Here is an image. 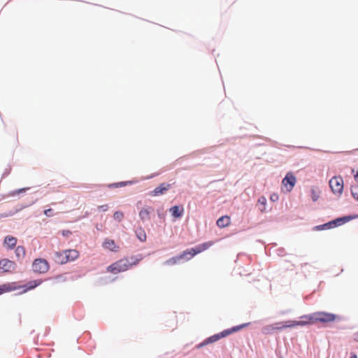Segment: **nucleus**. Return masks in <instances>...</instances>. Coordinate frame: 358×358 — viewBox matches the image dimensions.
Here are the masks:
<instances>
[{
    "mask_svg": "<svg viewBox=\"0 0 358 358\" xmlns=\"http://www.w3.org/2000/svg\"><path fill=\"white\" fill-rule=\"evenodd\" d=\"M213 244H214L213 241H208V242L201 243L200 245H198L195 248L187 249V250L183 251L180 255L167 259L164 262V264L168 265V266L175 265V264H178V262L180 260L184 259L186 257V254H190V257L187 258V260H189L193 257H194L196 255L199 254V253L208 250Z\"/></svg>",
    "mask_w": 358,
    "mask_h": 358,
    "instance_id": "obj_1",
    "label": "nucleus"
},
{
    "mask_svg": "<svg viewBox=\"0 0 358 358\" xmlns=\"http://www.w3.org/2000/svg\"><path fill=\"white\" fill-rule=\"evenodd\" d=\"M141 258L131 257L130 260L127 258L121 259L107 267V271L113 274L124 272L129 269L132 266L136 265Z\"/></svg>",
    "mask_w": 358,
    "mask_h": 358,
    "instance_id": "obj_2",
    "label": "nucleus"
},
{
    "mask_svg": "<svg viewBox=\"0 0 358 358\" xmlns=\"http://www.w3.org/2000/svg\"><path fill=\"white\" fill-rule=\"evenodd\" d=\"M248 324H249V323H245V324H241L238 326L234 327L229 329L224 330L223 331H222L217 334H215V335L208 338L203 343H200L198 347L201 348V347L208 345L209 343H214V342L220 340L222 338H224L232 333H234L237 331L241 330V329L247 327Z\"/></svg>",
    "mask_w": 358,
    "mask_h": 358,
    "instance_id": "obj_3",
    "label": "nucleus"
},
{
    "mask_svg": "<svg viewBox=\"0 0 358 358\" xmlns=\"http://www.w3.org/2000/svg\"><path fill=\"white\" fill-rule=\"evenodd\" d=\"M316 322L328 323L335 321L338 316L335 314L327 312H316L312 317Z\"/></svg>",
    "mask_w": 358,
    "mask_h": 358,
    "instance_id": "obj_4",
    "label": "nucleus"
},
{
    "mask_svg": "<svg viewBox=\"0 0 358 358\" xmlns=\"http://www.w3.org/2000/svg\"><path fill=\"white\" fill-rule=\"evenodd\" d=\"M32 269L37 273H45L49 271L50 265L45 259L38 258L33 262Z\"/></svg>",
    "mask_w": 358,
    "mask_h": 358,
    "instance_id": "obj_5",
    "label": "nucleus"
},
{
    "mask_svg": "<svg viewBox=\"0 0 358 358\" xmlns=\"http://www.w3.org/2000/svg\"><path fill=\"white\" fill-rule=\"evenodd\" d=\"M329 184L334 194H342L343 191V180L341 176H334L330 179Z\"/></svg>",
    "mask_w": 358,
    "mask_h": 358,
    "instance_id": "obj_6",
    "label": "nucleus"
},
{
    "mask_svg": "<svg viewBox=\"0 0 358 358\" xmlns=\"http://www.w3.org/2000/svg\"><path fill=\"white\" fill-rule=\"evenodd\" d=\"M17 268V264L14 261L8 259H2L0 260V273H12Z\"/></svg>",
    "mask_w": 358,
    "mask_h": 358,
    "instance_id": "obj_7",
    "label": "nucleus"
},
{
    "mask_svg": "<svg viewBox=\"0 0 358 358\" xmlns=\"http://www.w3.org/2000/svg\"><path fill=\"white\" fill-rule=\"evenodd\" d=\"M296 182V177L292 173H288L282 179V185L287 192H291L294 187Z\"/></svg>",
    "mask_w": 358,
    "mask_h": 358,
    "instance_id": "obj_8",
    "label": "nucleus"
},
{
    "mask_svg": "<svg viewBox=\"0 0 358 358\" xmlns=\"http://www.w3.org/2000/svg\"><path fill=\"white\" fill-rule=\"evenodd\" d=\"M350 220V218L348 217H343L336 219V220L331 221L328 223H326L324 224L317 226V227H316V228L318 229H330V228H333L336 226L341 225V224L349 221Z\"/></svg>",
    "mask_w": 358,
    "mask_h": 358,
    "instance_id": "obj_9",
    "label": "nucleus"
},
{
    "mask_svg": "<svg viewBox=\"0 0 358 358\" xmlns=\"http://www.w3.org/2000/svg\"><path fill=\"white\" fill-rule=\"evenodd\" d=\"M22 286L19 285L16 282H7L0 285V295L6 292H10L20 289H22Z\"/></svg>",
    "mask_w": 358,
    "mask_h": 358,
    "instance_id": "obj_10",
    "label": "nucleus"
},
{
    "mask_svg": "<svg viewBox=\"0 0 358 358\" xmlns=\"http://www.w3.org/2000/svg\"><path fill=\"white\" fill-rule=\"evenodd\" d=\"M313 317V313L308 315H303L301 317V320L299 321L296 320H292L293 327L296 326H305L310 324H314L315 323V320H313L312 317Z\"/></svg>",
    "mask_w": 358,
    "mask_h": 358,
    "instance_id": "obj_11",
    "label": "nucleus"
},
{
    "mask_svg": "<svg viewBox=\"0 0 358 358\" xmlns=\"http://www.w3.org/2000/svg\"><path fill=\"white\" fill-rule=\"evenodd\" d=\"M171 185L169 183H162L158 187H157L153 191H152L150 194L153 196L164 194L166 191H168L171 188Z\"/></svg>",
    "mask_w": 358,
    "mask_h": 358,
    "instance_id": "obj_12",
    "label": "nucleus"
},
{
    "mask_svg": "<svg viewBox=\"0 0 358 358\" xmlns=\"http://www.w3.org/2000/svg\"><path fill=\"white\" fill-rule=\"evenodd\" d=\"M79 257V252L76 250H65V260L68 262L74 261Z\"/></svg>",
    "mask_w": 358,
    "mask_h": 358,
    "instance_id": "obj_13",
    "label": "nucleus"
},
{
    "mask_svg": "<svg viewBox=\"0 0 358 358\" xmlns=\"http://www.w3.org/2000/svg\"><path fill=\"white\" fill-rule=\"evenodd\" d=\"M65 250L57 251L54 253V260L57 264H66V261L65 260Z\"/></svg>",
    "mask_w": 358,
    "mask_h": 358,
    "instance_id": "obj_14",
    "label": "nucleus"
},
{
    "mask_svg": "<svg viewBox=\"0 0 358 358\" xmlns=\"http://www.w3.org/2000/svg\"><path fill=\"white\" fill-rule=\"evenodd\" d=\"M170 212L173 217L178 218L182 215L184 208L182 206H174L170 208Z\"/></svg>",
    "mask_w": 358,
    "mask_h": 358,
    "instance_id": "obj_15",
    "label": "nucleus"
},
{
    "mask_svg": "<svg viewBox=\"0 0 358 358\" xmlns=\"http://www.w3.org/2000/svg\"><path fill=\"white\" fill-rule=\"evenodd\" d=\"M275 331H281L283 329L292 328L293 327L292 320L285 322H278L274 323Z\"/></svg>",
    "mask_w": 358,
    "mask_h": 358,
    "instance_id": "obj_16",
    "label": "nucleus"
},
{
    "mask_svg": "<svg viewBox=\"0 0 358 358\" xmlns=\"http://www.w3.org/2000/svg\"><path fill=\"white\" fill-rule=\"evenodd\" d=\"M103 247L106 249L110 250V251H117L119 248V247L116 245L115 241L111 239H106L103 243Z\"/></svg>",
    "mask_w": 358,
    "mask_h": 358,
    "instance_id": "obj_17",
    "label": "nucleus"
},
{
    "mask_svg": "<svg viewBox=\"0 0 358 358\" xmlns=\"http://www.w3.org/2000/svg\"><path fill=\"white\" fill-rule=\"evenodd\" d=\"M17 244V238L11 236H6L4 239V245H6L8 248V249L11 250L15 247Z\"/></svg>",
    "mask_w": 358,
    "mask_h": 358,
    "instance_id": "obj_18",
    "label": "nucleus"
},
{
    "mask_svg": "<svg viewBox=\"0 0 358 358\" xmlns=\"http://www.w3.org/2000/svg\"><path fill=\"white\" fill-rule=\"evenodd\" d=\"M41 282H42V280H36L29 282L27 285L22 286V288H24L23 289L22 292L25 293L28 290H31V289L36 287L37 286L41 285Z\"/></svg>",
    "mask_w": 358,
    "mask_h": 358,
    "instance_id": "obj_19",
    "label": "nucleus"
},
{
    "mask_svg": "<svg viewBox=\"0 0 358 358\" xmlns=\"http://www.w3.org/2000/svg\"><path fill=\"white\" fill-rule=\"evenodd\" d=\"M152 210L151 207L144 208L139 212V217L142 221H146L150 219V214Z\"/></svg>",
    "mask_w": 358,
    "mask_h": 358,
    "instance_id": "obj_20",
    "label": "nucleus"
},
{
    "mask_svg": "<svg viewBox=\"0 0 358 358\" xmlns=\"http://www.w3.org/2000/svg\"><path fill=\"white\" fill-rule=\"evenodd\" d=\"M230 217L227 215L222 216L217 220V225L219 227L224 228L230 224Z\"/></svg>",
    "mask_w": 358,
    "mask_h": 358,
    "instance_id": "obj_21",
    "label": "nucleus"
},
{
    "mask_svg": "<svg viewBox=\"0 0 358 358\" xmlns=\"http://www.w3.org/2000/svg\"><path fill=\"white\" fill-rule=\"evenodd\" d=\"M136 237L141 241L145 242L147 238L144 229L141 227L137 229L135 231Z\"/></svg>",
    "mask_w": 358,
    "mask_h": 358,
    "instance_id": "obj_22",
    "label": "nucleus"
},
{
    "mask_svg": "<svg viewBox=\"0 0 358 358\" xmlns=\"http://www.w3.org/2000/svg\"><path fill=\"white\" fill-rule=\"evenodd\" d=\"M15 255L17 258H24L26 255L25 248L23 246L19 245L15 249Z\"/></svg>",
    "mask_w": 358,
    "mask_h": 358,
    "instance_id": "obj_23",
    "label": "nucleus"
},
{
    "mask_svg": "<svg viewBox=\"0 0 358 358\" xmlns=\"http://www.w3.org/2000/svg\"><path fill=\"white\" fill-rule=\"evenodd\" d=\"M275 331V324H268L262 328V333L264 334H271Z\"/></svg>",
    "mask_w": 358,
    "mask_h": 358,
    "instance_id": "obj_24",
    "label": "nucleus"
},
{
    "mask_svg": "<svg viewBox=\"0 0 358 358\" xmlns=\"http://www.w3.org/2000/svg\"><path fill=\"white\" fill-rule=\"evenodd\" d=\"M124 216V213L122 211H115L113 214V218L118 222H121Z\"/></svg>",
    "mask_w": 358,
    "mask_h": 358,
    "instance_id": "obj_25",
    "label": "nucleus"
},
{
    "mask_svg": "<svg viewBox=\"0 0 358 358\" xmlns=\"http://www.w3.org/2000/svg\"><path fill=\"white\" fill-rule=\"evenodd\" d=\"M352 196L358 201V184L353 185L351 187Z\"/></svg>",
    "mask_w": 358,
    "mask_h": 358,
    "instance_id": "obj_26",
    "label": "nucleus"
},
{
    "mask_svg": "<svg viewBox=\"0 0 358 358\" xmlns=\"http://www.w3.org/2000/svg\"><path fill=\"white\" fill-rule=\"evenodd\" d=\"M311 196L313 201H316L319 199V194L317 192V191L314 189H311Z\"/></svg>",
    "mask_w": 358,
    "mask_h": 358,
    "instance_id": "obj_27",
    "label": "nucleus"
},
{
    "mask_svg": "<svg viewBox=\"0 0 358 358\" xmlns=\"http://www.w3.org/2000/svg\"><path fill=\"white\" fill-rule=\"evenodd\" d=\"M258 202H259V203H261L262 205H263V206H264V208H262V209H261V210H262V211H264V210H265V208H264V206H265V205H266V198H265L264 196H262V197H260V198L259 199V200H258Z\"/></svg>",
    "mask_w": 358,
    "mask_h": 358,
    "instance_id": "obj_28",
    "label": "nucleus"
},
{
    "mask_svg": "<svg viewBox=\"0 0 358 358\" xmlns=\"http://www.w3.org/2000/svg\"><path fill=\"white\" fill-rule=\"evenodd\" d=\"M127 183H128V182H120V183H115V184L110 185V187H118L124 186V185H126Z\"/></svg>",
    "mask_w": 358,
    "mask_h": 358,
    "instance_id": "obj_29",
    "label": "nucleus"
},
{
    "mask_svg": "<svg viewBox=\"0 0 358 358\" xmlns=\"http://www.w3.org/2000/svg\"><path fill=\"white\" fill-rule=\"evenodd\" d=\"M44 214L48 216V217H51L52 216V209L51 208H49V209H47L44 211Z\"/></svg>",
    "mask_w": 358,
    "mask_h": 358,
    "instance_id": "obj_30",
    "label": "nucleus"
},
{
    "mask_svg": "<svg viewBox=\"0 0 358 358\" xmlns=\"http://www.w3.org/2000/svg\"><path fill=\"white\" fill-rule=\"evenodd\" d=\"M270 199L273 202L277 201L278 200V195L277 194H273L271 195Z\"/></svg>",
    "mask_w": 358,
    "mask_h": 358,
    "instance_id": "obj_31",
    "label": "nucleus"
},
{
    "mask_svg": "<svg viewBox=\"0 0 358 358\" xmlns=\"http://www.w3.org/2000/svg\"><path fill=\"white\" fill-rule=\"evenodd\" d=\"M98 208L103 211H106L108 209V206L107 204L101 205V206H99L98 207Z\"/></svg>",
    "mask_w": 358,
    "mask_h": 358,
    "instance_id": "obj_32",
    "label": "nucleus"
},
{
    "mask_svg": "<svg viewBox=\"0 0 358 358\" xmlns=\"http://www.w3.org/2000/svg\"><path fill=\"white\" fill-rule=\"evenodd\" d=\"M350 358H357V356L355 354H352Z\"/></svg>",
    "mask_w": 358,
    "mask_h": 358,
    "instance_id": "obj_33",
    "label": "nucleus"
},
{
    "mask_svg": "<svg viewBox=\"0 0 358 358\" xmlns=\"http://www.w3.org/2000/svg\"><path fill=\"white\" fill-rule=\"evenodd\" d=\"M355 180H357V182H358V172L357 173V174L355 176Z\"/></svg>",
    "mask_w": 358,
    "mask_h": 358,
    "instance_id": "obj_34",
    "label": "nucleus"
},
{
    "mask_svg": "<svg viewBox=\"0 0 358 358\" xmlns=\"http://www.w3.org/2000/svg\"><path fill=\"white\" fill-rule=\"evenodd\" d=\"M187 257H190V254H186V257L183 259H186Z\"/></svg>",
    "mask_w": 358,
    "mask_h": 358,
    "instance_id": "obj_35",
    "label": "nucleus"
},
{
    "mask_svg": "<svg viewBox=\"0 0 358 358\" xmlns=\"http://www.w3.org/2000/svg\"><path fill=\"white\" fill-rule=\"evenodd\" d=\"M355 340H356L357 341H358V334H357V336H356Z\"/></svg>",
    "mask_w": 358,
    "mask_h": 358,
    "instance_id": "obj_36",
    "label": "nucleus"
},
{
    "mask_svg": "<svg viewBox=\"0 0 358 358\" xmlns=\"http://www.w3.org/2000/svg\"><path fill=\"white\" fill-rule=\"evenodd\" d=\"M24 189H20L18 192H22V191H24Z\"/></svg>",
    "mask_w": 358,
    "mask_h": 358,
    "instance_id": "obj_37",
    "label": "nucleus"
}]
</instances>
